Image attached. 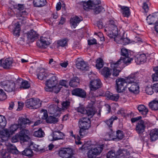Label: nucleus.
Listing matches in <instances>:
<instances>
[{
  "label": "nucleus",
  "mask_w": 158,
  "mask_h": 158,
  "mask_svg": "<svg viewBox=\"0 0 158 158\" xmlns=\"http://www.w3.org/2000/svg\"><path fill=\"white\" fill-rule=\"evenodd\" d=\"M29 131L27 129H23L21 130L19 134L14 136L11 138V141L12 143L17 142L19 140L23 142L27 141L29 139V137L27 135L29 133Z\"/></svg>",
  "instance_id": "obj_5"
},
{
  "label": "nucleus",
  "mask_w": 158,
  "mask_h": 158,
  "mask_svg": "<svg viewBox=\"0 0 158 158\" xmlns=\"http://www.w3.org/2000/svg\"><path fill=\"white\" fill-rule=\"evenodd\" d=\"M19 128H20V127L19 126V125L18 123V124H15L12 125L10 128V129H9V131L10 134H13L15 131H16Z\"/></svg>",
  "instance_id": "obj_46"
},
{
  "label": "nucleus",
  "mask_w": 158,
  "mask_h": 158,
  "mask_svg": "<svg viewBox=\"0 0 158 158\" xmlns=\"http://www.w3.org/2000/svg\"><path fill=\"white\" fill-rule=\"evenodd\" d=\"M7 147L0 143V153L3 158H9V153L6 150Z\"/></svg>",
  "instance_id": "obj_28"
},
{
  "label": "nucleus",
  "mask_w": 158,
  "mask_h": 158,
  "mask_svg": "<svg viewBox=\"0 0 158 158\" xmlns=\"http://www.w3.org/2000/svg\"><path fill=\"white\" fill-rule=\"evenodd\" d=\"M117 118H118L116 116H115L114 117H112L109 119L104 121V122L109 127L110 129H111V128L112 127L114 121L115 120H117Z\"/></svg>",
  "instance_id": "obj_36"
},
{
  "label": "nucleus",
  "mask_w": 158,
  "mask_h": 158,
  "mask_svg": "<svg viewBox=\"0 0 158 158\" xmlns=\"http://www.w3.org/2000/svg\"><path fill=\"white\" fill-rule=\"evenodd\" d=\"M30 87V85L28 83V81H23L21 82L19 88L21 89H28Z\"/></svg>",
  "instance_id": "obj_50"
},
{
  "label": "nucleus",
  "mask_w": 158,
  "mask_h": 158,
  "mask_svg": "<svg viewBox=\"0 0 158 158\" xmlns=\"http://www.w3.org/2000/svg\"><path fill=\"white\" fill-rule=\"evenodd\" d=\"M10 134L7 129L3 130L0 131V137L1 138H3L5 137H8L10 136Z\"/></svg>",
  "instance_id": "obj_38"
},
{
  "label": "nucleus",
  "mask_w": 158,
  "mask_h": 158,
  "mask_svg": "<svg viewBox=\"0 0 158 158\" xmlns=\"http://www.w3.org/2000/svg\"><path fill=\"white\" fill-rule=\"evenodd\" d=\"M77 69L83 70H87L89 66L87 63L84 60L78 61L76 64Z\"/></svg>",
  "instance_id": "obj_26"
},
{
  "label": "nucleus",
  "mask_w": 158,
  "mask_h": 158,
  "mask_svg": "<svg viewBox=\"0 0 158 158\" xmlns=\"http://www.w3.org/2000/svg\"><path fill=\"white\" fill-rule=\"evenodd\" d=\"M106 95L109 99L115 101H117L119 97L118 94H113L109 91L106 92Z\"/></svg>",
  "instance_id": "obj_30"
},
{
  "label": "nucleus",
  "mask_w": 158,
  "mask_h": 158,
  "mask_svg": "<svg viewBox=\"0 0 158 158\" xmlns=\"http://www.w3.org/2000/svg\"><path fill=\"white\" fill-rule=\"evenodd\" d=\"M137 109L139 113L143 115H146L148 112V109L143 105H139L137 107Z\"/></svg>",
  "instance_id": "obj_31"
},
{
  "label": "nucleus",
  "mask_w": 158,
  "mask_h": 158,
  "mask_svg": "<svg viewBox=\"0 0 158 158\" xmlns=\"http://www.w3.org/2000/svg\"><path fill=\"white\" fill-rule=\"evenodd\" d=\"M150 108L152 110H158V101L153 100L149 103Z\"/></svg>",
  "instance_id": "obj_35"
},
{
  "label": "nucleus",
  "mask_w": 158,
  "mask_h": 158,
  "mask_svg": "<svg viewBox=\"0 0 158 158\" xmlns=\"http://www.w3.org/2000/svg\"><path fill=\"white\" fill-rule=\"evenodd\" d=\"M15 8L19 10H22L24 9L25 6L23 4H18L17 5L15 6Z\"/></svg>",
  "instance_id": "obj_60"
},
{
  "label": "nucleus",
  "mask_w": 158,
  "mask_h": 158,
  "mask_svg": "<svg viewBox=\"0 0 158 158\" xmlns=\"http://www.w3.org/2000/svg\"><path fill=\"white\" fill-rule=\"evenodd\" d=\"M86 113L85 114H86L88 117H92L95 114V111L92 108H87L86 109Z\"/></svg>",
  "instance_id": "obj_44"
},
{
  "label": "nucleus",
  "mask_w": 158,
  "mask_h": 158,
  "mask_svg": "<svg viewBox=\"0 0 158 158\" xmlns=\"http://www.w3.org/2000/svg\"><path fill=\"white\" fill-rule=\"evenodd\" d=\"M37 45L39 47L42 49H44L50 44L48 40V38L45 37H41L40 40L36 43Z\"/></svg>",
  "instance_id": "obj_18"
},
{
  "label": "nucleus",
  "mask_w": 158,
  "mask_h": 158,
  "mask_svg": "<svg viewBox=\"0 0 158 158\" xmlns=\"http://www.w3.org/2000/svg\"><path fill=\"white\" fill-rule=\"evenodd\" d=\"M121 54L122 56H124V57H121L122 59H126L127 62H124V64H127V63H130L133 60V58L130 57L131 55V52L130 50H128L125 48H122L121 51Z\"/></svg>",
  "instance_id": "obj_13"
},
{
  "label": "nucleus",
  "mask_w": 158,
  "mask_h": 158,
  "mask_svg": "<svg viewBox=\"0 0 158 158\" xmlns=\"http://www.w3.org/2000/svg\"><path fill=\"white\" fill-rule=\"evenodd\" d=\"M72 94L74 95L81 98H85L86 96V94L85 91L83 89L77 88L73 89L72 92Z\"/></svg>",
  "instance_id": "obj_19"
},
{
  "label": "nucleus",
  "mask_w": 158,
  "mask_h": 158,
  "mask_svg": "<svg viewBox=\"0 0 158 158\" xmlns=\"http://www.w3.org/2000/svg\"><path fill=\"white\" fill-rule=\"evenodd\" d=\"M121 41L123 45H126L130 43V40L127 38H123L121 39Z\"/></svg>",
  "instance_id": "obj_59"
},
{
  "label": "nucleus",
  "mask_w": 158,
  "mask_h": 158,
  "mask_svg": "<svg viewBox=\"0 0 158 158\" xmlns=\"http://www.w3.org/2000/svg\"><path fill=\"white\" fill-rule=\"evenodd\" d=\"M110 131L109 132L108 135L110 138L114 140H116V132L113 131L112 129H110Z\"/></svg>",
  "instance_id": "obj_55"
},
{
  "label": "nucleus",
  "mask_w": 158,
  "mask_h": 158,
  "mask_svg": "<svg viewBox=\"0 0 158 158\" xmlns=\"http://www.w3.org/2000/svg\"><path fill=\"white\" fill-rule=\"evenodd\" d=\"M88 44L91 45L97 44L96 40L95 39L92 40H88Z\"/></svg>",
  "instance_id": "obj_61"
},
{
  "label": "nucleus",
  "mask_w": 158,
  "mask_h": 158,
  "mask_svg": "<svg viewBox=\"0 0 158 158\" xmlns=\"http://www.w3.org/2000/svg\"><path fill=\"white\" fill-rule=\"evenodd\" d=\"M33 152L31 149L29 148H26L22 152V154L29 157H31L33 155Z\"/></svg>",
  "instance_id": "obj_42"
},
{
  "label": "nucleus",
  "mask_w": 158,
  "mask_h": 158,
  "mask_svg": "<svg viewBox=\"0 0 158 158\" xmlns=\"http://www.w3.org/2000/svg\"><path fill=\"white\" fill-rule=\"evenodd\" d=\"M104 146V144H102L96 147L91 148L87 152L88 157L89 158H93L99 155L102 152Z\"/></svg>",
  "instance_id": "obj_7"
},
{
  "label": "nucleus",
  "mask_w": 158,
  "mask_h": 158,
  "mask_svg": "<svg viewBox=\"0 0 158 158\" xmlns=\"http://www.w3.org/2000/svg\"><path fill=\"white\" fill-rule=\"evenodd\" d=\"M90 118L87 117H82L79 119L78 126L80 128L79 134L81 138L86 134V130L91 127Z\"/></svg>",
  "instance_id": "obj_3"
},
{
  "label": "nucleus",
  "mask_w": 158,
  "mask_h": 158,
  "mask_svg": "<svg viewBox=\"0 0 158 158\" xmlns=\"http://www.w3.org/2000/svg\"><path fill=\"white\" fill-rule=\"evenodd\" d=\"M0 86L5 91L8 92L15 91L17 88L15 82L11 80L2 81Z\"/></svg>",
  "instance_id": "obj_6"
},
{
  "label": "nucleus",
  "mask_w": 158,
  "mask_h": 158,
  "mask_svg": "<svg viewBox=\"0 0 158 158\" xmlns=\"http://www.w3.org/2000/svg\"><path fill=\"white\" fill-rule=\"evenodd\" d=\"M7 98V95L6 93L3 89H0V101L5 100Z\"/></svg>",
  "instance_id": "obj_53"
},
{
  "label": "nucleus",
  "mask_w": 158,
  "mask_h": 158,
  "mask_svg": "<svg viewBox=\"0 0 158 158\" xmlns=\"http://www.w3.org/2000/svg\"><path fill=\"white\" fill-rule=\"evenodd\" d=\"M104 65V61L101 58H99L96 60V67L97 69H100Z\"/></svg>",
  "instance_id": "obj_39"
},
{
  "label": "nucleus",
  "mask_w": 158,
  "mask_h": 158,
  "mask_svg": "<svg viewBox=\"0 0 158 158\" xmlns=\"http://www.w3.org/2000/svg\"><path fill=\"white\" fill-rule=\"evenodd\" d=\"M150 138L151 142H154L158 139V129H155L151 130L149 133Z\"/></svg>",
  "instance_id": "obj_24"
},
{
  "label": "nucleus",
  "mask_w": 158,
  "mask_h": 158,
  "mask_svg": "<svg viewBox=\"0 0 158 158\" xmlns=\"http://www.w3.org/2000/svg\"><path fill=\"white\" fill-rule=\"evenodd\" d=\"M47 75L44 69H42L40 70L39 73L37 74V77L39 79L43 80L46 78Z\"/></svg>",
  "instance_id": "obj_37"
},
{
  "label": "nucleus",
  "mask_w": 158,
  "mask_h": 158,
  "mask_svg": "<svg viewBox=\"0 0 158 158\" xmlns=\"http://www.w3.org/2000/svg\"><path fill=\"white\" fill-rule=\"evenodd\" d=\"M146 20L149 25L158 24V12L153 13L152 15H149L147 17Z\"/></svg>",
  "instance_id": "obj_17"
},
{
  "label": "nucleus",
  "mask_w": 158,
  "mask_h": 158,
  "mask_svg": "<svg viewBox=\"0 0 158 158\" xmlns=\"http://www.w3.org/2000/svg\"><path fill=\"white\" fill-rule=\"evenodd\" d=\"M12 62L10 58H7L4 60L2 64V67L5 69H9L11 66Z\"/></svg>",
  "instance_id": "obj_32"
},
{
  "label": "nucleus",
  "mask_w": 158,
  "mask_h": 158,
  "mask_svg": "<svg viewBox=\"0 0 158 158\" xmlns=\"http://www.w3.org/2000/svg\"><path fill=\"white\" fill-rule=\"evenodd\" d=\"M60 109L56 105H51L48 107V111L50 114L57 116L60 113Z\"/></svg>",
  "instance_id": "obj_20"
},
{
  "label": "nucleus",
  "mask_w": 158,
  "mask_h": 158,
  "mask_svg": "<svg viewBox=\"0 0 158 158\" xmlns=\"http://www.w3.org/2000/svg\"><path fill=\"white\" fill-rule=\"evenodd\" d=\"M64 134L60 131H55L53 134L48 137V139L50 141H52L58 140L63 139L64 138Z\"/></svg>",
  "instance_id": "obj_14"
},
{
  "label": "nucleus",
  "mask_w": 158,
  "mask_h": 158,
  "mask_svg": "<svg viewBox=\"0 0 158 158\" xmlns=\"http://www.w3.org/2000/svg\"><path fill=\"white\" fill-rule=\"evenodd\" d=\"M110 27L111 30L110 31L108 35L110 38H115L118 35V28L116 23L112 20L110 21Z\"/></svg>",
  "instance_id": "obj_12"
},
{
  "label": "nucleus",
  "mask_w": 158,
  "mask_h": 158,
  "mask_svg": "<svg viewBox=\"0 0 158 158\" xmlns=\"http://www.w3.org/2000/svg\"><path fill=\"white\" fill-rule=\"evenodd\" d=\"M102 85V83L100 79H98L90 81L89 88L91 91H95L101 88Z\"/></svg>",
  "instance_id": "obj_15"
},
{
  "label": "nucleus",
  "mask_w": 158,
  "mask_h": 158,
  "mask_svg": "<svg viewBox=\"0 0 158 158\" xmlns=\"http://www.w3.org/2000/svg\"><path fill=\"white\" fill-rule=\"evenodd\" d=\"M31 123V121L27 118H24L23 117H20L19 118L18 123L20 127V129H25V128L27 125H30Z\"/></svg>",
  "instance_id": "obj_16"
},
{
  "label": "nucleus",
  "mask_w": 158,
  "mask_h": 158,
  "mask_svg": "<svg viewBox=\"0 0 158 158\" xmlns=\"http://www.w3.org/2000/svg\"><path fill=\"white\" fill-rule=\"evenodd\" d=\"M58 119L54 117L49 116L46 120L48 123H55L58 122Z\"/></svg>",
  "instance_id": "obj_45"
},
{
  "label": "nucleus",
  "mask_w": 158,
  "mask_h": 158,
  "mask_svg": "<svg viewBox=\"0 0 158 158\" xmlns=\"http://www.w3.org/2000/svg\"><path fill=\"white\" fill-rule=\"evenodd\" d=\"M146 57L144 54H138L134 58L135 62L137 64H142L146 60Z\"/></svg>",
  "instance_id": "obj_22"
},
{
  "label": "nucleus",
  "mask_w": 158,
  "mask_h": 158,
  "mask_svg": "<svg viewBox=\"0 0 158 158\" xmlns=\"http://www.w3.org/2000/svg\"><path fill=\"white\" fill-rule=\"evenodd\" d=\"M70 102L69 100L63 101L61 103L62 108L63 110L68 109L70 106Z\"/></svg>",
  "instance_id": "obj_48"
},
{
  "label": "nucleus",
  "mask_w": 158,
  "mask_h": 158,
  "mask_svg": "<svg viewBox=\"0 0 158 158\" xmlns=\"http://www.w3.org/2000/svg\"><path fill=\"white\" fill-rule=\"evenodd\" d=\"M44 135V133L41 128L38 130L34 131L33 134V135L34 136L39 138L43 137Z\"/></svg>",
  "instance_id": "obj_40"
},
{
  "label": "nucleus",
  "mask_w": 158,
  "mask_h": 158,
  "mask_svg": "<svg viewBox=\"0 0 158 158\" xmlns=\"http://www.w3.org/2000/svg\"><path fill=\"white\" fill-rule=\"evenodd\" d=\"M6 124V121L5 117L0 115V128L3 129Z\"/></svg>",
  "instance_id": "obj_41"
},
{
  "label": "nucleus",
  "mask_w": 158,
  "mask_h": 158,
  "mask_svg": "<svg viewBox=\"0 0 158 158\" xmlns=\"http://www.w3.org/2000/svg\"><path fill=\"white\" fill-rule=\"evenodd\" d=\"M145 127L144 121L143 120H140L137 123L135 130L138 134H142L144 132Z\"/></svg>",
  "instance_id": "obj_21"
},
{
  "label": "nucleus",
  "mask_w": 158,
  "mask_h": 158,
  "mask_svg": "<svg viewBox=\"0 0 158 158\" xmlns=\"http://www.w3.org/2000/svg\"><path fill=\"white\" fill-rule=\"evenodd\" d=\"M59 156L62 158H75L72 150L69 148H61L58 151Z\"/></svg>",
  "instance_id": "obj_10"
},
{
  "label": "nucleus",
  "mask_w": 158,
  "mask_h": 158,
  "mask_svg": "<svg viewBox=\"0 0 158 158\" xmlns=\"http://www.w3.org/2000/svg\"><path fill=\"white\" fill-rule=\"evenodd\" d=\"M116 156L114 151L113 150L109 151L107 153V158H116Z\"/></svg>",
  "instance_id": "obj_54"
},
{
  "label": "nucleus",
  "mask_w": 158,
  "mask_h": 158,
  "mask_svg": "<svg viewBox=\"0 0 158 158\" xmlns=\"http://www.w3.org/2000/svg\"><path fill=\"white\" fill-rule=\"evenodd\" d=\"M134 77L133 74H131L126 79L121 78L116 79V89L117 92L119 93L124 91L127 85H128V84L133 81L132 78Z\"/></svg>",
  "instance_id": "obj_2"
},
{
  "label": "nucleus",
  "mask_w": 158,
  "mask_h": 158,
  "mask_svg": "<svg viewBox=\"0 0 158 158\" xmlns=\"http://www.w3.org/2000/svg\"><path fill=\"white\" fill-rule=\"evenodd\" d=\"M78 112L82 114H85L86 113V109L83 106H81L76 108L75 109Z\"/></svg>",
  "instance_id": "obj_52"
},
{
  "label": "nucleus",
  "mask_w": 158,
  "mask_h": 158,
  "mask_svg": "<svg viewBox=\"0 0 158 158\" xmlns=\"http://www.w3.org/2000/svg\"><path fill=\"white\" fill-rule=\"evenodd\" d=\"M46 3V0H33L32 2L33 6L38 8L44 7Z\"/></svg>",
  "instance_id": "obj_25"
},
{
  "label": "nucleus",
  "mask_w": 158,
  "mask_h": 158,
  "mask_svg": "<svg viewBox=\"0 0 158 158\" xmlns=\"http://www.w3.org/2000/svg\"><path fill=\"white\" fill-rule=\"evenodd\" d=\"M43 112H44L43 113V115L42 117V119H46V120L47 119L48 117V112L47 110H42Z\"/></svg>",
  "instance_id": "obj_63"
},
{
  "label": "nucleus",
  "mask_w": 158,
  "mask_h": 158,
  "mask_svg": "<svg viewBox=\"0 0 158 158\" xmlns=\"http://www.w3.org/2000/svg\"><path fill=\"white\" fill-rule=\"evenodd\" d=\"M8 151L12 153L17 154L18 151L15 146H13L11 144L10 145V147L7 148Z\"/></svg>",
  "instance_id": "obj_49"
},
{
  "label": "nucleus",
  "mask_w": 158,
  "mask_h": 158,
  "mask_svg": "<svg viewBox=\"0 0 158 158\" xmlns=\"http://www.w3.org/2000/svg\"><path fill=\"white\" fill-rule=\"evenodd\" d=\"M126 59H123L121 58L117 62L111 63L110 67L113 70V76L117 77L119 75L121 70L124 67V62H127L126 60Z\"/></svg>",
  "instance_id": "obj_4"
},
{
  "label": "nucleus",
  "mask_w": 158,
  "mask_h": 158,
  "mask_svg": "<svg viewBox=\"0 0 158 158\" xmlns=\"http://www.w3.org/2000/svg\"><path fill=\"white\" fill-rule=\"evenodd\" d=\"M41 104L40 100L38 98H31L27 99L25 102L26 106L30 109H37Z\"/></svg>",
  "instance_id": "obj_8"
},
{
  "label": "nucleus",
  "mask_w": 158,
  "mask_h": 158,
  "mask_svg": "<svg viewBox=\"0 0 158 158\" xmlns=\"http://www.w3.org/2000/svg\"><path fill=\"white\" fill-rule=\"evenodd\" d=\"M141 116H138L135 118H132L131 119V121L132 123H134L135 122L139 120L141 118Z\"/></svg>",
  "instance_id": "obj_64"
},
{
  "label": "nucleus",
  "mask_w": 158,
  "mask_h": 158,
  "mask_svg": "<svg viewBox=\"0 0 158 158\" xmlns=\"http://www.w3.org/2000/svg\"><path fill=\"white\" fill-rule=\"evenodd\" d=\"M58 46H61L64 47L67 45V41L65 39H63L62 40H59L57 43Z\"/></svg>",
  "instance_id": "obj_57"
},
{
  "label": "nucleus",
  "mask_w": 158,
  "mask_h": 158,
  "mask_svg": "<svg viewBox=\"0 0 158 158\" xmlns=\"http://www.w3.org/2000/svg\"><path fill=\"white\" fill-rule=\"evenodd\" d=\"M101 2L100 0H89L83 2V7L85 10L88 9H93L95 13L97 14L102 11H105V9L102 6H98Z\"/></svg>",
  "instance_id": "obj_1"
},
{
  "label": "nucleus",
  "mask_w": 158,
  "mask_h": 158,
  "mask_svg": "<svg viewBox=\"0 0 158 158\" xmlns=\"http://www.w3.org/2000/svg\"><path fill=\"white\" fill-rule=\"evenodd\" d=\"M133 74L134 77H133V81L128 83V85L131 84V86L128 88V89L130 92L134 94L138 93L139 91V81L137 80V73H131Z\"/></svg>",
  "instance_id": "obj_9"
},
{
  "label": "nucleus",
  "mask_w": 158,
  "mask_h": 158,
  "mask_svg": "<svg viewBox=\"0 0 158 158\" xmlns=\"http://www.w3.org/2000/svg\"><path fill=\"white\" fill-rule=\"evenodd\" d=\"M27 35L28 39L32 40L37 37L38 34L35 31L32 29L28 33Z\"/></svg>",
  "instance_id": "obj_34"
},
{
  "label": "nucleus",
  "mask_w": 158,
  "mask_h": 158,
  "mask_svg": "<svg viewBox=\"0 0 158 158\" xmlns=\"http://www.w3.org/2000/svg\"><path fill=\"white\" fill-rule=\"evenodd\" d=\"M80 80L77 77H73L70 81L69 85L71 87H77L79 84Z\"/></svg>",
  "instance_id": "obj_29"
},
{
  "label": "nucleus",
  "mask_w": 158,
  "mask_h": 158,
  "mask_svg": "<svg viewBox=\"0 0 158 158\" xmlns=\"http://www.w3.org/2000/svg\"><path fill=\"white\" fill-rule=\"evenodd\" d=\"M152 86L154 92L158 94V83L154 84Z\"/></svg>",
  "instance_id": "obj_62"
},
{
  "label": "nucleus",
  "mask_w": 158,
  "mask_h": 158,
  "mask_svg": "<svg viewBox=\"0 0 158 158\" xmlns=\"http://www.w3.org/2000/svg\"><path fill=\"white\" fill-rule=\"evenodd\" d=\"M61 88V86H60L59 85L57 86L56 85L55 86L52 88V90L51 92H53L57 94L60 91Z\"/></svg>",
  "instance_id": "obj_58"
},
{
  "label": "nucleus",
  "mask_w": 158,
  "mask_h": 158,
  "mask_svg": "<svg viewBox=\"0 0 158 158\" xmlns=\"http://www.w3.org/2000/svg\"><path fill=\"white\" fill-rule=\"evenodd\" d=\"M119 7L121 9V11L123 16L128 18L131 15L129 8L125 6H119Z\"/></svg>",
  "instance_id": "obj_23"
},
{
  "label": "nucleus",
  "mask_w": 158,
  "mask_h": 158,
  "mask_svg": "<svg viewBox=\"0 0 158 158\" xmlns=\"http://www.w3.org/2000/svg\"><path fill=\"white\" fill-rule=\"evenodd\" d=\"M81 20L80 18L77 16H76L75 17L71 18L70 21L73 27L75 28L77 26V24H79Z\"/></svg>",
  "instance_id": "obj_33"
},
{
  "label": "nucleus",
  "mask_w": 158,
  "mask_h": 158,
  "mask_svg": "<svg viewBox=\"0 0 158 158\" xmlns=\"http://www.w3.org/2000/svg\"><path fill=\"white\" fill-rule=\"evenodd\" d=\"M153 70L155 71V73L152 75L153 81H158V66L154 68Z\"/></svg>",
  "instance_id": "obj_43"
},
{
  "label": "nucleus",
  "mask_w": 158,
  "mask_h": 158,
  "mask_svg": "<svg viewBox=\"0 0 158 158\" xmlns=\"http://www.w3.org/2000/svg\"><path fill=\"white\" fill-rule=\"evenodd\" d=\"M146 93L148 95H151L154 92L152 85L151 86H147L145 89Z\"/></svg>",
  "instance_id": "obj_56"
},
{
  "label": "nucleus",
  "mask_w": 158,
  "mask_h": 158,
  "mask_svg": "<svg viewBox=\"0 0 158 158\" xmlns=\"http://www.w3.org/2000/svg\"><path fill=\"white\" fill-rule=\"evenodd\" d=\"M111 69L107 67H104L101 71V74L106 79L109 77L111 75Z\"/></svg>",
  "instance_id": "obj_27"
},
{
  "label": "nucleus",
  "mask_w": 158,
  "mask_h": 158,
  "mask_svg": "<svg viewBox=\"0 0 158 158\" xmlns=\"http://www.w3.org/2000/svg\"><path fill=\"white\" fill-rule=\"evenodd\" d=\"M20 24L19 23L17 24L13 30V34L14 35L19 36L20 35Z\"/></svg>",
  "instance_id": "obj_47"
},
{
  "label": "nucleus",
  "mask_w": 158,
  "mask_h": 158,
  "mask_svg": "<svg viewBox=\"0 0 158 158\" xmlns=\"http://www.w3.org/2000/svg\"><path fill=\"white\" fill-rule=\"evenodd\" d=\"M58 82L57 77L55 76L52 77L49 80H47L45 84L46 87L44 88L45 90L48 92H51L52 88L55 86Z\"/></svg>",
  "instance_id": "obj_11"
},
{
  "label": "nucleus",
  "mask_w": 158,
  "mask_h": 158,
  "mask_svg": "<svg viewBox=\"0 0 158 158\" xmlns=\"http://www.w3.org/2000/svg\"><path fill=\"white\" fill-rule=\"evenodd\" d=\"M116 140L122 139L124 137V135L123 132L120 130H118L116 132Z\"/></svg>",
  "instance_id": "obj_51"
}]
</instances>
